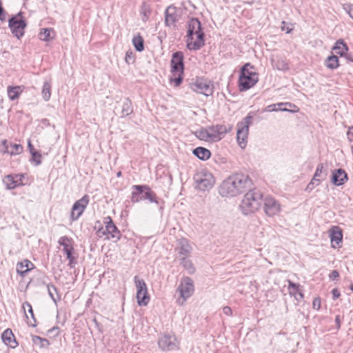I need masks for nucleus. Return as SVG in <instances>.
I'll use <instances>...</instances> for the list:
<instances>
[{"label":"nucleus","mask_w":353,"mask_h":353,"mask_svg":"<svg viewBox=\"0 0 353 353\" xmlns=\"http://www.w3.org/2000/svg\"><path fill=\"white\" fill-rule=\"evenodd\" d=\"M252 117L250 114L237 123L236 140L239 146L244 148L247 143L249 126Z\"/></svg>","instance_id":"9d476101"},{"label":"nucleus","mask_w":353,"mask_h":353,"mask_svg":"<svg viewBox=\"0 0 353 353\" xmlns=\"http://www.w3.org/2000/svg\"><path fill=\"white\" fill-rule=\"evenodd\" d=\"M135 286L137 288V299L139 306H145L150 301V295L148 288L143 279H139L138 276L134 277Z\"/></svg>","instance_id":"9b49d317"},{"label":"nucleus","mask_w":353,"mask_h":353,"mask_svg":"<svg viewBox=\"0 0 353 353\" xmlns=\"http://www.w3.org/2000/svg\"><path fill=\"white\" fill-rule=\"evenodd\" d=\"M223 312L227 316H231L232 314V309L228 306H225L223 308Z\"/></svg>","instance_id":"052dcab7"},{"label":"nucleus","mask_w":353,"mask_h":353,"mask_svg":"<svg viewBox=\"0 0 353 353\" xmlns=\"http://www.w3.org/2000/svg\"><path fill=\"white\" fill-rule=\"evenodd\" d=\"M332 294L334 300L337 299L341 296L339 290L336 288H334L332 290Z\"/></svg>","instance_id":"4d7b16f0"},{"label":"nucleus","mask_w":353,"mask_h":353,"mask_svg":"<svg viewBox=\"0 0 353 353\" xmlns=\"http://www.w3.org/2000/svg\"><path fill=\"white\" fill-rule=\"evenodd\" d=\"M66 257H67V259H68V261H69L68 266L70 268H74V266H75V265L77 263V259L73 256V252H70V253L66 254Z\"/></svg>","instance_id":"de8ad7c7"},{"label":"nucleus","mask_w":353,"mask_h":353,"mask_svg":"<svg viewBox=\"0 0 353 353\" xmlns=\"http://www.w3.org/2000/svg\"><path fill=\"white\" fill-rule=\"evenodd\" d=\"M323 168H324V166H323V163H319L317 165L315 173L313 176L314 179H321V181H323L325 179L327 174L323 173Z\"/></svg>","instance_id":"58836bf2"},{"label":"nucleus","mask_w":353,"mask_h":353,"mask_svg":"<svg viewBox=\"0 0 353 353\" xmlns=\"http://www.w3.org/2000/svg\"><path fill=\"white\" fill-rule=\"evenodd\" d=\"M347 179V174L343 169L339 168L333 171L331 181L334 185H341L344 184Z\"/></svg>","instance_id":"6ab92c4d"},{"label":"nucleus","mask_w":353,"mask_h":353,"mask_svg":"<svg viewBox=\"0 0 353 353\" xmlns=\"http://www.w3.org/2000/svg\"><path fill=\"white\" fill-rule=\"evenodd\" d=\"M6 19V12L2 6V4H0V21H3Z\"/></svg>","instance_id":"bf43d9fd"},{"label":"nucleus","mask_w":353,"mask_h":353,"mask_svg":"<svg viewBox=\"0 0 353 353\" xmlns=\"http://www.w3.org/2000/svg\"><path fill=\"white\" fill-rule=\"evenodd\" d=\"M297 292V294L295 296V299L300 301L301 300H302L303 298H304V295H303V293L300 291V290H299V292Z\"/></svg>","instance_id":"e2e57ef3"},{"label":"nucleus","mask_w":353,"mask_h":353,"mask_svg":"<svg viewBox=\"0 0 353 353\" xmlns=\"http://www.w3.org/2000/svg\"><path fill=\"white\" fill-rule=\"evenodd\" d=\"M292 105L291 103H278L275 104H271L268 105L265 108V112H273V111H290L285 106L291 107Z\"/></svg>","instance_id":"a878e982"},{"label":"nucleus","mask_w":353,"mask_h":353,"mask_svg":"<svg viewBox=\"0 0 353 353\" xmlns=\"http://www.w3.org/2000/svg\"><path fill=\"white\" fill-rule=\"evenodd\" d=\"M183 10L180 8H176L172 5L168 6L165 12V24L168 27H176V23L179 21Z\"/></svg>","instance_id":"ddd939ff"},{"label":"nucleus","mask_w":353,"mask_h":353,"mask_svg":"<svg viewBox=\"0 0 353 353\" xmlns=\"http://www.w3.org/2000/svg\"><path fill=\"white\" fill-rule=\"evenodd\" d=\"M52 30L50 28H43L39 34L40 39L46 41L51 40L52 39V37H50Z\"/></svg>","instance_id":"ea45409f"},{"label":"nucleus","mask_w":353,"mask_h":353,"mask_svg":"<svg viewBox=\"0 0 353 353\" xmlns=\"http://www.w3.org/2000/svg\"><path fill=\"white\" fill-rule=\"evenodd\" d=\"M194 282L190 277H184L177 288V292L180 294V298L177 299L176 303L183 305L188 298L194 293Z\"/></svg>","instance_id":"0eeeda50"},{"label":"nucleus","mask_w":353,"mask_h":353,"mask_svg":"<svg viewBox=\"0 0 353 353\" xmlns=\"http://www.w3.org/2000/svg\"><path fill=\"white\" fill-rule=\"evenodd\" d=\"M350 16L353 19V8L349 12Z\"/></svg>","instance_id":"774afa93"},{"label":"nucleus","mask_w":353,"mask_h":353,"mask_svg":"<svg viewBox=\"0 0 353 353\" xmlns=\"http://www.w3.org/2000/svg\"><path fill=\"white\" fill-rule=\"evenodd\" d=\"M141 13L143 14L142 20L143 21H146L148 19L149 16L150 14V10L149 9L148 5L145 3H143Z\"/></svg>","instance_id":"37998d69"},{"label":"nucleus","mask_w":353,"mask_h":353,"mask_svg":"<svg viewBox=\"0 0 353 353\" xmlns=\"http://www.w3.org/2000/svg\"><path fill=\"white\" fill-rule=\"evenodd\" d=\"M335 323L337 330L341 328V316L340 315H336L335 317Z\"/></svg>","instance_id":"680f3d73"},{"label":"nucleus","mask_w":353,"mask_h":353,"mask_svg":"<svg viewBox=\"0 0 353 353\" xmlns=\"http://www.w3.org/2000/svg\"><path fill=\"white\" fill-rule=\"evenodd\" d=\"M34 264L28 259L17 263V272L21 276H24L32 268Z\"/></svg>","instance_id":"4be33fe9"},{"label":"nucleus","mask_w":353,"mask_h":353,"mask_svg":"<svg viewBox=\"0 0 353 353\" xmlns=\"http://www.w3.org/2000/svg\"><path fill=\"white\" fill-rule=\"evenodd\" d=\"M263 194L256 189H250L244 196L240 208L244 214H249L257 211L263 203Z\"/></svg>","instance_id":"7ed1b4c3"},{"label":"nucleus","mask_w":353,"mask_h":353,"mask_svg":"<svg viewBox=\"0 0 353 353\" xmlns=\"http://www.w3.org/2000/svg\"><path fill=\"white\" fill-rule=\"evenodd\" d=\"M104 224L105 225V230L103 228L98 230L99 234L107 235V239H112L114 242L118 241L121 236V233L114 223L110 216H106L104 219Z\"/></svg>","instance_id":"f8f14e48"},{"label":"nucleus","mask_w":353,"mask_h":353,"mask_svg":"<svg viewBox=\"0 0 353 353\" xmlns=\"http://www.w3.org/2000/svg\"><path fill=\"white\" fill-rule=\"evenodd\" d=\"M90 201V197L85 194L81 199L77 200L72 205L70 219L72 221H77L83 214Z\"/></svg>","instance_id":"4468645a"},{"label":"nucleus","mask_w":353,"mask_h":353,"mask_svg":"<svg viewBox=\"0 0 353 353\" xmlns=\"http://www.w3.org/2000/svg\"><path fill=\"white\" fill-rule=\"evenodd\" d=\"M333 50L336 54H339L341 57H342L347 52L348 47L343 41V40L339 39L335 43V45L333 47Z\"/></svg>","instance_id":"c85d7f7f"},{"label":"nucleus","mask_w":353,"mask_h":353,"mask_svg":"<svg viewBox=\"0 0 353 353\" xmlns=\"http://www.w3.org/2000/svg\"><path fill=\"white\" fill-rule=\"evenodd\" d=\"M347 137L350 141H353V126L349 128L347 132Z\"/></svg>","instance_id":"13d9d810"},{"label":"nucleus","mask_w":353,"mask_h":353,"mask_svg":"<svg viewBox=\"0 0 353 353\" xmlns=\"http://www.w3.org/2000/svg\"><path fill=\"white\" fill-rule=\"evenodd\" d=\"M210 134L211 137V141L217 142L222 139V136L230 132L232 125H223L216 124L214 125L208 126Z\"/></svg>","instance_id":"2eb2a0df"},{"label":"nucleus","mask_w":353,"mask_h":353,"mask_svg":"<svg viewBox=\"0 0 353 353\" xmlns=\"http://www.w3.org/2000/svg\"><path fill=\"white\" fill-rule=\"evenodd\" d=\"M271 61L273 67L279 70L285 71L289 68L287 62L280 57H272Z\"/></svg>","instance_id":"bb28decb"},{"label":"nucleus","mask_w":353,"mask_h":353,"mask_svg":"<svg viewBox=\"0 0 353 353\" xmlns=\"http://www.w3.org/2000/svg\"><path fill=\"white\" fill-rule=\"evenodd\" d=\"M330 239L333 248H336V245H339L342 242L343 233L341 230L338 227L333 228L330 230Z\"/></svg>","instance_id":"5701e85b"},{"label":"nucleus","mask_w":353,"mask_h":353,"mask_svg":"<svg viewBox=\"0 0 353 353\" xmlns=\"http://www.w3.org/2000/svg\"><path fill=\"white\" fill-rule=\"evenodd\" d=\"M189 87L194 92L202 94L206 97L212 95L214 92L213 83L207 79L197 77L194 81L189 83Z\"/></svg>","instance_id":"423d86ee"},{"label":"nucleus","mask_w":353,"mask_h":353,"mask_svg":"<svg viewBox=\"0 0 353 353\" xmlns=\"http://www.w3.org/2000/svg\"><path fill=\"white\" fill-rule=\"evenodd\" d=\"M132 189L137 190L139 193H142L143 200H148L150 203H154L157 205L160 204L157 197V194L147 185H134Z\"/></svg>","instance_id":"f3484780"},{"label":"nucleus","mask_w":353,"mask_h":353,"mask_svg":"<svg viewBox=\"0 0 353 353\" xmlns=\"http://www.w3.org/2000/svg\"><path fill=\"white\" fill-rule=\"evenodd\" d=\"M132 43L137 51L142 52L144 50V40L139 34L133 37Z\"/></svg>","instance_id":"473e14b6"},{"label":"nucleus","mask_w":353,"mask_h":353,"mask_svg":"<svg viewBox=\"0 0 353 353\" xmlns=\"http://www.w3.org/2000/svg\"><path fill=\"white\" fill-rule=\"evenodd\" d=\"M32 340L34 345H39L41 348H48L50 344L48 339L39 336H32Z\"/></svg>","instance_id":"72a5a7b5"},{"label":"nucleus","mask_w":353,"mask_h":353,"mask_svg":"<svg viewBox=\"0 0 353 353\" xmlns=\"http://www.w3.org/2000/svg\"><path fill=\"white\" fill-rule=\"evenodd\" d=\"M1 147H2L1 151L3 153H8V154H10V150H9V145H8V143L7 140H3L2 141Z\"/></svg>","instance_id":"3c124183"},{"label":"nucleus","mask_w":353,"mask_h":353,"mask_svg":"<svg viewBox=\"0 0 353 353\" xmlns=\"http://www.w3.org/2000/svg\"><path fill=\"white\" fill-rule=\"evenodd\" d=\"M180 264L187 270L190 274L194 272V268L192 261L185 257H181Z\"/></svg>","instance_id":"4c0bfd02"},{"label":"nucleus","mask_w":353,"mask_h":353,"mask_svg":"<svg viewBox=\"0 0 353 353\" xmlns=\"http://www.w3.org/2000/svg\"><path fill=\"white\" fill-rule=\"evenodd\" d=\"M187 48L190 50H198L205 45V33L201 21L192 17L188 22Z\"/></svg>","instance_id":"f03ea898"},{"label":"nucleus","mask_w":353,"mask_h":353,"mask_svg":"<svg viewBox=\"0 0 353 353\" xmlns=\"http://www.w3.org/2000/svg\"><path fill=\"white\" fill-rule=\"evenodd\" d=\"M142 193H139V191L136 190L135 192H132L131 201L132 203H139L143 200V197L141 196Z\"/></svg>","instance_id":"49530a36"},{"label":"nucleus","mask_w":353,"mask_h":353,"mask_svg":"<svg viewBox=\"0 0 353 353\" xmlns=\"http://www.w3.org/2000/svg\"><path fill=\"white\" fill-rule=\"evenodd\" d=\"M22 307L24 310V312H26V309H28V313L30 314L31 318L32 319L33 322L28 321V324L30 326L35 327L37 325V323H36L37 321H36V319H35L34 313H33V310H32V305L28 302L26 301L25 303H23ZM25 314H26V313H25ZM26 316L28 319V316L27 314H26Z\"/></svg>","instance_id":"c756f323"},{"label":"nucleus","mask_w":353,"mask_h":353,"mask_svg":"<svg viewBox=\"0 0 353 353\" xmlns=\"http://www.w3.org/2000/svg\"><path fill=\"white\" fill-rule=\"evenodd\" d=\"M196 188L201 191L210 190L214 185L215 180L213 175L206 171L198 172L194 176Z\"/></svg>","instance_id":"6e6552de"},{"label":"nucleus","mask_w":353,"mask_h":353,"mask_svg":"<svg viewBox=\"0 0 353 353\" xmlns=\"http://www.w3.org/2000/svg\"><path fill=\"white\" fill-rule=\"evenodd\" d=\"M3 183L9 190L14 189L20 184L12 175H7L3 179Z\"/></svg>","instance_id":"7c9ffc66"},{"label":"nucleus","mask_w":353,"mask_h":353,"mask_svg":"<svg viewBox=\"0 0 353 353\" xmlns=\"http://www.w3.org/2000/svg\"><path fill=\"white\" fill-rule=\"evenodd\" d=\"M32 160L34 162L35 165H39L41 163V154L39 152L36 151L32 152Z\"/></svg>","instance_id":"a18cd8bd"},{"label":"nucleus","mask_w":353,"mask_h":353,"mask_svg":"<svg viewBox=\"0 0 353 353\" xmlns=\"http://www.w3.org/2000/svg\"><path fill=\"white\" fill-rule=\"evenodd\" d=\"M28 150H29L30 154H32V152L37 151L34 150V146L30 140L28 141Z\"/></svg>","instance_id":"0e129e2a"},{"label":"nucleus","mask_w":353,"mask_h":353,"mask_svg":"<svg viewBox=\"0 0 353 353\" xmlns=\"http://www.w3.org/2000/svg\"><path fill=\"white\" fill-rule=\"evenodd\" d=\"M170 68L172 76L170 77V81L174 87H178L183 79L185 66L183 52L176 51L172 54L170 60Z\"/></svg>","instance_id":"20e7f679"},{"label":"nucleus","mask_w":353,"mask_h":353,"mask_svg":"<svg viewBox=\"0 0 353 353\" xmlns=\"http://www.w3.org/2000/svg\"><path fill=\"white\" fill-rule=\"evenodd\" d=\"M66 257H67V259H68V261H69L68 266L70 268H74V266H75V265L77 263V259L73 256V252H70V253L66 254Z\"/></svg>","instance_id":"8fccbe9b"},{"label":"nucleus","mask_w":353,"mask_h":353,"mask_svg":"<svg viewBox=\"0 0 353 353\" xmlns=\"http://www.w3.org/2000/svg\"><path fill=\"white\" fill-rule=\"evenodd\" d=\"M283 26H281V30L283 31H285L286 33H290L291 31L293 30L292 27H290V26L287 25V23L285 21L282 22Z\"/></svg>","instance_id":"5fc2aeb1"},{"label":"nucleus","mask_w":353,"mask_h":353,"mask_svg":"<svg viewBox=\"0 0 353 353\" xmlns=\"http://www.w3.org/2000/svg\"><path fill=\"white\" fill-rule=\"evenodd\" d=\"M8 26L12 33L18 39L23 37L24 34V29L27 26V23L23 17V12H19L10 18L8 20Z\"/></svg>","instance_id":"1a4fd4ad"},{"label":"nucleus","mask_w":353,"mask_h":353,"mask_svg":"<svg viewBox=\"0 0 353 353\" xmlns=\"http://www.w3.org/2000/svg\"><path fill=\"white\" fill-rule=\"evenodd\" d=\"M196 137L200 140L205 141H211V137L209 132L208 127L206 128H202L199 130H197L195 133Z\"/></svg>","instance_id":"f704fd0d"},{"label":"nucleus","mask_w":353,"mask_h":353,"mask_svg":"<svg viewBox=\"0 0 353 353\" xmlns=\"http://www.w3.org/2000/svg\"><path fill=\"white\" fill-rule=\"evenodd\" d=\"M252 185L251 179L246 174L237 173L228 177L219 187V194L222 196H236Z\"/></svg>","instance_id":"f257e3e1"},{"label":"nucleus","mask_w":353,"mask_h":353,"mask_svg":"<svg viewBox=\"0 0 353 353\" xmlns=\"http://www.w3.org/2000/svg\"><path fill=\"white\" fill-rule=\"evenodd\" d=\"M158 345L163 351H173L178 349L174 335L165 334L159 339Z\"/></svg>","instance_id":"dca6fc26"},{"label":"nucleus","mask_w":353,"mask_h":353,"mask_svg":"<svg viewBox=\"0 0 353 353\" xmlns=\"http://www.w3.org/2000/svg\"><path fill=\"white\" fill-rule=\"evenodd\" d=\"M290 294L292 295V296H294L295 297V296L297 294V292L294 290H291L290 291Z\"/></svg>","instance_id":"69168bd1"},{"label":"nucleus","mask_w":353,"mask_h":353,"mask_svg":"<svg viewBox=\"0 0 353 353\" xmlns=\"http://www.w3.org/2000/svg\"><path fill=\"white\" fill-rule=\"evenodd\" d=\"M66 257H67V259H68V261H69L68 266L70 268H74V266H75V265L77 263V259L73 256V252H70V253L66 254Z\"/></svg>","instance_id":"09e8293b"},{"label":"nucleus","mask_w":353,"mask_h":353,"mask_svg":"<svg viewBox=\"0 0 353 353\" xmlns=\"http://www.w3.org/2000/svg\"><path fill=\"white\" fill-rule=\"evenodd\" d=\"M72 239L67 236H63L59 238L58 243L63 247V251L66 254L70 252H73L74 248L72 245Z\"/></svg>","instance_id":"b1692460"},{"label":"nucleus","mask_w":353,"mask_h":353,"mask_svg":"<svg viewBox=\"0 0 353 353\" xmlns=\"http://www.w3.org/2000/svg\"><path fill=\"white\" fill-rule=\"evenodd\" d=\"M42 96L46 101L51 97V84L49 81H45L42 88Z\"/></svg>","instance_id":"e433bc0d"},{"label":"nucleus","mask_w":353,"mask_h":353,"mask_svg":"<svg viewBox=\"0 0 353 353\" xmlns=\"http://www.w3.org/2000/svg\"><path fill=\"white\" fill-rule=\"evenodd\" d=\"M263 202L264 203V212L268 216H273L280 211V204L272 196H266L263 199Z\"/></svg>","instance_id":"a211bd4d"},{"label":"nucleus","mask_w":353,"mask_h":353,"mask_svg":"<svg viewBox=\"0 0 353 353\" xmlns=\"http://www.w3.org/2000/svg\"><path fill=\"white\" fill-rule=\"evenodd\" d=\"M248 67L252 68L250 63H245L241 69L239 86L240 91H245L253 87L258 81L257 74L249 71Z\"/></svg>","instance_id":"39448f33"},{"label":"nucleus","mask_w":353,"mask_h":353,"mask_svg":"<svg viewBox=\"0 0 353 353\" xmlns=\"http://www.w3.org/2000/svg\"><path fill=\"white\" fill-rule=\"evenodd\" d=\"M48 292L50 298L53 300L54 303L57 302L56 299L54 296V293H57V288L52 283H49L47 285Z\"/></svg>","instance_id":"c03bdc74"},{"label":"nucleus","mask_w":353,"mask_h":353,"mask_svg":"<svg viewBox=\"0 0 353 353\" xmlns=\"http://www.w3.org/2000/svg\"><path fill=\"white\" fill-rule=\"evenodd\" d=\"M194 155H195L198 159L205 161L210 158L211 152L203 147H197L194 148L192 151Z\"/></svg>","instance_id":"393cba45"},{"label":"nucleus","mask_w":353,"mask_h":353,"mask_svg":"<svg viewBox=\"0 0 353 353\" xmlns=\"http://www.w3.org/2000/svg\"><path fill=\"white\" fill-rule=\"evenodd\" d=\"M1 339L3 342L12 348H14L18 345V343L14 336L12 331L8 328L1 334Z\"/></svg>","instance_id":"412c9836"},{"label":"nucleus","mask_w":353,"mask_h":353,"mask_svg":"<svg viewBox=\"0 0 353 353\" xmlns=\"http://www.w3.org/2000/svg\"><path fill=\"white\" fill-rule=\"evenodd\" d=\"M325 65L332 70L336 69L339 67V58L336 55L329 56L325 61Z\"/></svg>","instance_id":"c9c22d12"},{"label":"nucleus","mask_w":353,"mask_h":353,"mask_svg":"<svg viewBox=\"0 0 353 353\" xmlns=\"http://www.w3.org/2000/svg\"><path fill=\"white\" fill-rule=\"evenodd\" d=\"M22 90L20 86H9L8 88V95L10 100L14 101L19 98Z\"/></svg>","instance_id":"2f4dec72"},{"label":"nucleus","mask_w":353,"mask_h":353,"mask_svg":"<svg viewBox=\"0 0 353 353\" xmlns=\"http://www.w3.org/2000/svg\"><path fill=\"white\" fill-rule=\"evenodd\" d=\"M321 179H316L312 177L310 182L308 183L305 188V191L310 192L314 188L320 185Z\"/></svg>","instance_id":"79ce46f5"},{"label":"nucleus","mask_w":353,"mask_h":353,"mask_svg":"<svg viewBox=\"0 0 353 353\" xmlns=\"http://www.w3.org/2000/svg\"><path fill=\"white\" fill-rule=\"evenodd\" d=\"M339 278V273L337 270H332L329 274V279L332 281L337 280Z\"/></svg>","instance_id":"603ef678"},{"label":"nucleus","mask_w":353,"mask_h":353,"mask_svg":"<svg viewBox=\"0 0 353 353\" xmlns=\"http://www.w3.org/2000/svg\"><path fill=\"white\" fill-rule=\"evenodd\" d=\"M313 308L314 310H319L321 308V299L317 297L315 298L312 303Z\"/></svg>","instance_id":"864d4df0"},{"label":"nucleus","mask_w":353,"mask_h":353,"mask_svg":"<svg viewBox=\"0 0 353 353\" xmlns=\"http://www.w3.org/2000/svg\"><path fill=\"white\" fill-rule=\"evenodd\" d=\"M192 247L190 244L189 241L187 239L182 238L178 241V254L181 257H185L190 254L192 251Z\"/></svg>","instance_id":"aec40b11"},{"label":"nucleus","mask_w":353,"mask_h":353,"mask_svg":"<svg viewBox=\"0 0 353 353\" xmlns=\"http://www.w3.org/2000/svg\"><path fill=\"white\" fill-rule=\"evenodd\" d=\"M10 148H11V150L10 152V155L19 154L23 152V146L20 144L10 143Z\"/></svg>","instance_id":"a19ab883"},{"label":"nucleus","mask_w":353,"mask_h":353,"mask_svg":"<svg viewBox=\"0 0 353 353\" xmlns=\"http://www.w3.org/2000/svg\"><path fill=\"white\" fill-rule=\"evenodd\" d=\"M290 290H294L296 292H299V285L294 283L290 281H289V285H288Z\"/></svg>","instance_id":"6e6d98bb"},{"label":"nucleus","mask_w":353,"mask_h":353,"mask_svg":"<svg viewBox=\"0 0 353 353\" xmlns=\"http://www.w3.org/2000/svg\"><path fill=\"white\" fill-rule=\"evenodd\" d=\"M133 112V107L132 101L129 98H125L122 103L121 115V117H125Z\"/></svg>","instance_id":"cd10ccee"},{"label":"nucleus","mask_w":353,"mask_h":353,"mask_svg":"<svg viewBox=\"0 0 353 353\" xmlns=\"http://www.w3.org/2000/svg\"><path fill=\"white\" fill-rule=\"evenodd\" d=\"M59 330V328L58 327H52V329H50V330H49V332H54V331H55V330Z\"/></svg>","instance_id":"338daca9"}]
</instances>
